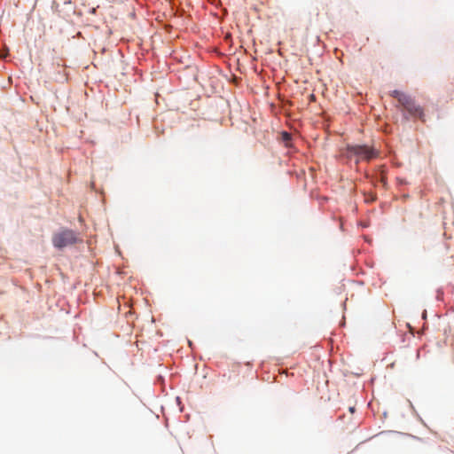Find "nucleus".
<instances>
[{
  "mask_svg": "<svg viewBox=\"0 0 454 454\" xmlns=\"http://www.w3.org/2000/svg\"><path fill=\"white\" fill-rule=\"evenodd\" d=\"M391 96L396 98L397 101L403 106V109L410 114H417L421 112V110L417 107L413 98L410 95L395 90L391 92Z\"/></svg>",
  "mask_w": 454,
  "mask_h": 454,
  "instance_id": "3",
  "label": "nucleus"
},
{
  "mask_svg": "<svg viewBox=\"0 0 454 454\" xmlns=\"http://www.w3.org/2000/svg\"><path fill=\"white\" fill-rule=\"evenodd\" d=\"M377 155L378 153L367 145H348L341 151V156L347 159L356 158V162L359 160H370Z\"/></svg>",
  "mask_w": 454,
  "mask_h": 454,
  "instance_id": "1",
  "label": "nucleus"
},
{
  "mask_svg": "<svg viewBox=\"0 0 454 454\" xmlns=\"http://www.w3.org/2000/svg\"><path fill=\"white\" fill-rule=\"evenodd\" d=\"M78 240L77 234L68 229L62 230L52 236V244L57 248H63L67 246L75 244Z\"/></svg>",
  "mask_w": 454,
  "mask_h": 454,
  "instance_id": "2",
  "label": "nucleus"
},
{
  "mask_svg": "<svg viewBox=\"0 0 454 454\" xmlns=\"http://www.w3.org/2000/svg\"><path fill=\"white\" fill-rule=\"evenodd\" d=\"M282 139L286 142V143H288L291 139V136L290 134H288L287 132H283L282 133Z\"/></svg>",
  "mask_w": 454,
  "mask_h": 454,
  "instance_id": "4",
  "label": "nucleus"
},
{
  "mask_svg": "<svg viewBox=\"0 0 454 454\" xmlns=\"http://www.w3.org/2000/svg\"><path fill=\"white\" fill-rule=\"evenodd\" d=\"M349 411H350V412H352V413H353V412H354V411H355V408H354V407H351V408L349 409Z\"/></svg>",
  "mask_w": 454,
  "mask_h": 454,
  "instance_id": "5",
  "label": "nucleus"
}]
</instances>
